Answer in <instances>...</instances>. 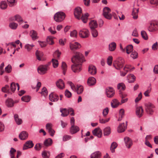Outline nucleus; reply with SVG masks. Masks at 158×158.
Here are the masks:
<instances>
[{"label":"nucleus","instance_id":"f257e3e1","mask_svg":"<svg viewBox=\"0 0 158 158\" xmlns=\"http://www.w3.org/2000/svg\"><path fill=\"white\" fill-rule=\"evenodd\" d=\"M83 56L80 52H76L72 58V61L74 64L71 66V69L74 73H78L82 69L81 63L83 62Z\"/></svg>","mask_w":158,"mask_h":158},{"label":"nucleus","instance_id":"f03ea898","mask_svg":"<svg viewBox=\"0 0 158 158\" xmlns=\"http://www.w3.org/2000/svg\"><path fill=\"white\" fill-rule=\"evenodd\" d=\"M74 15L77 19H81L84 23H87L89 16V14L88 13L83 15L82 13V9L80 7H77L75 9Z\"/></svg>","mask_w":158,"mask_h":158},{"label":"nucleus","instance_id":"7ed1b4c3","mask_svg":"<svg viewBox=\"0 0 158 158\" xmlns=\"http://www.w3.org/2000/svg\"><path fill=\"white\" fill-rule=\"evenodd\" d=\"M124 60L122 57H119L114 61L113 65L116 69L120 70L124 66Z\"/></svg>","mask_w":158,"mask_h":158},{"label":"nucleus","instance_id":"20e7f679","mask_svg":"<svg viewBox=\"0 0 158 158\" xmlns=\"http://www.w3.org/2000/svg\"><path fill=\"white\" fill-rule=\"evenodd\" d=\"M65 18V14L62 12H59L55 14L54 19L56 22H60L63 21Z\"/></svg>","mask_w":158,"mask_h":158},{"label":"nucleus","instance_id":"39448f33","mask_svg":"<svg viewBox=\"0 0 158 158\" xmlns=\"http://www.w3.org/2000/svg\"><path fill=\"white\" fill-rule=\"evenodd\" d=\"M148 30L151 32H154L158 30V21L154 20L151 22L148 27Z\"/></svg>","mask_w":158,"mask_h":158},{"label":"nucleus","instance_id":"423d86ee","mask_svg":"<svg viewBox=\"0 0 158 158\" xmlns=\"http://www.w3.org/2000/svg\"><path fill=\"white\" fill-rule=\"evenodd\" d=\"M48 64L41 65L37 68L38 73L40 74H44L46 73L48 69Z\"/></svg>","mask_w":158,"mask_h":158},{"label":"nucleus","instance_id":"0eeeda50","mask_svg":"<svg viewBox=\"0 0 158 158\" xmlns=\"http://www.w3.org/2000/svg\"><path fill=\"white\" fill-rule=\"evenodd\" d=\"M111 11V9L108 7H106L103 9V15L106 19H111L112 15L110 13Z\"/></svg>","mask_w":158,"mask_h":158},{"label":"nucleus","instance_id":"6e6552de","mask_svg":"<svg viewBox=\"0 0 158 158\" xmlns=\"http://www.w3.org/2000/svg\"><path fill=\"white\" fill-rule=\"evenodd\" d=\"M79 36L83 38H88L89 35L88 30L86 28H83L80 30L79 32Z\"/></svg>","mask_w":158,"mask_h":158},{"label":"nucleus","instance_id":"1a4fd4ad","mask_svg":"<svg viewBox=\"0 0 158 158\" xmlns=\"http://www.w3.org/2000/svg\"><path fill=\"white\" fill-rule=\"evenodd\" d=\"M16 152V150L13 148H11L10 151V158H19L22 154L21 152L19 151H17L16 157L15 156V154Z\"/></svg>","mask_w":158,"mask_h":158},{"label":"nucleus","instance_id":"9d476101","mask_svg":"<svg viewBox=\"0 0 158 158\" xmlns=\"http://www.w3.org/2000/svg\"><path fill=\"white\" fill-rule=\"evenodd\" d=\"M145 109L147 112L149 114H152L153 112L154 106L152 103H148L145 105Z\"/></svg>","mask_w":158,"mask_h":158},{"label":"nucleus","instance_id":"9b49d317","mask_svg":"<svg viewBox=\"0 0 158 158\" xmlns=\"http://www.w3.org/2000/svg\"><path fill=\"white\" fill-rule=\"evenodd\" d=\"M10 21H16L19 24H21L23 22V20L21 16L19 15H16L14 17H11L10 19Z\"/></svg>","mask_w":158,"mask_h":158},{"label":"nucleus","instance_id":"f8f14e48","mask_svg":"<svg viewBox=\"0 0 158 158\" xmlns=\"http://www.w3.org/2000/svg\"><path fill=\"white\" fill-rule=\"evenodd\" d=\"M106 94L108 98H111L114 94V91L112 88L109 87L106 89Z\"/></svg>","mask_w":158,"mask_h":158},{"label":"nucleus","instance_id":"ddd939ff","mask_svg":"<svg viewBox=\"0 0 158 158\" xmlns=\"http://www.w3.org/2000/svg\"><path fill=\"white\" fill-rule=\"evenodd\" d=\"M124 140L126 147L128 148H130L133 144L131 139L128 137H124Z\"/></svg>","mask_w":158,"mask_h":158},{"label":"nucleus","instance_id":"4468645a","mask_svg":"<svg viewBox=\"0 0 158 158\" xmlns=\"http://www.w3.org/2000/svg\"><path fill=\"white\" fill-rule=\"evenodd\" d=\"M81 47L80 44L77 42H72L70 44V48L72 50L79 48Z\"/></svg>","mask_w":158,"mask_h":158},{"label":"nucleus","instance_id":"2eb2a0df","mask_svg":"<svg viewBox=\"0 0 158 158\" xmlns=\"http://www.w3.org/2000/svg\"><path fill=\"white\" fill-rule=\"evenodd\" d=\"M46 128L48 131L50 135L53 136L55 133V131L52 128V124L51 123H48L46 125Z\"/></svg>","mask_w":158,"mask_h":158},{"label":"nucleus","instance_id":"dca6fc26","mask_svg":"<svg viewBox=\"0 0 158 158\" xmlns=\"http://www.w3.org/2000/svg\"><path fill=\"white\" fill-rule=\"evenodd\" d=\"M73 111L72 108H69L68 110L66 109H60V111L61 113V115L63 117L67 116L71 111Z\"/></svg>","mask_w":158,"mask_h":158},{"label":"nucleus","instance_id":"f3484780","mask_svg":"<svg viewBox=\"0 0 158 158\" xmlns=\"http://www.w3.org/2000/svg\"><path fill=\"white\" fill-rule=\"evenodd\" d=\"M59 99L58 95L54 93H52L49 95V99L52 102H56Z\"/></svg>","mask_w":158,"mask_h":158},{"label":"nucleus","instance_id":"a211bd4d","mask_svg":"<svg viewBox=\"0 0 158 158\" xmlns=\"http://www.w3.org/2000/svg\"><path fill=\"white\" fill-rule=\"evenodd\" d=\"M88 72L92 75L96 74L97 72L96 67L92 65H89L88 68Z\"/></svg>","mask_w":158,"mask_h":158},{"label":"nucleus","instance_id":"6ab92c4d","mask_svg":"<svg viewBox=\"0 0 158 158\" xmlns=\"http://www.w3.org/2000/svg\"><path fill=\"white\" fill-rule=\"evenodd\" d=\"M93 135L98 138H101L102 135V130L99 128H95L93 131Z\"/></svg>","mask_w":158,"mask_h":158},{"label":"nucleus","instance_id":"aec40b11","mask_svg":"<svg viewBox=\"0 0 158 158\" xmlns=\"http://www.w3.org/2000/svg\"><path fill=\"white\" fill-rule=\"evenodd\" d=\"M34 146L32 141L29 140L27 141L25 143L24 145L23 149V150H26L28 148H32Z\"/></svg>","mask_w":158,"mask_h":158},{"label":"nucleus","instance_id":"412c9836","mask_svg":"<svg viewBox=\"0 0 158 158\" xmlns=\"http://www.w3.org/2000/svg\"><path fill=\"white\" fill-rule=\"evenodd\" d=\"M131 69L130 66L127 65H126L123 69L124 71H120V75L122 76H124L127 72Z\"/></svg>","mask_w":158,"mask_h":158},{"label":"nucleus","instance_id":"4be33fe9","mask_svg":"<svg viewBox=\"0 0 158 158\" xmlns=\"http://www.w3.org/2000/svg\"><path fill=\"white\" fill-rule=\"evenodd\" d=\"M139 9L133 7L132 12V15L133 18L134 19H137L138 18V13Z\"/></svg>","mask_w":158,"mask_h":158},{"label":"nucleus","instance_id":"5701e85b","mask_svg":"<svg viewBox=\"0 0 158 158\" xmlns=\"http://www.w3.org/2000/svg\"><path fill=\"white\" fill-rule=\"evenodd\" d=\"M14 104V101L10 98H8L6 101V105L9 107H12Z\"/></svg>","mask_w":158,"mask_h":158},{"label":"nucleus","instance_id":"b1692460","mask_svg":"<svg viewBox=\"0 0 158 158\" xmlns=\"http://www.w3.org/2000/svg\"><path fill=\"white\" fill-rule=\"evenodd\" d=\"M102 153L99 151H97L92 153L91 156V158H100L102 156Z\"/></svg>","mask_w":158,"mask_h":158},{"label":"nucleus","instance_id":"393cba45","mask_svg":"<svg viewBox=\"0 0 158 158\" xmlns=\"http://www.w3.org/2000/svg\"><path fill=\"white\" fill-rule=\"evenodd\" d=\"M96 83V80L93 77H90L88 79L87 84L89 86L94 85Z\"/></svg>","mask_w":158,"mask_h":158},{"label":"nucleus","instance_id":"a878e982","mask_svg":"<svg viewBox=\"0 0 158 158\" xmlns=\"http://www.w3.org/2000/svg\"><path fill=\"white\" fill-rule=\"evenodd\" d=\"M28 134L26 131L22 132L19 135V138L22 140L27 139L28 137Z\"/></svg>","mask_w":158,"mask_h":158},{"label":"nucleus","instance_id":"bb28decb","mask_svg":"<svg viewBox=\"0 0 158 158\" xmlns=\"http://www.w3.org/2000/svg\"><path fill=\"white\" fill-rule=\"evenodd\" d=\"M136 115L139 117H141L143 114V110L141 107H137L136 109Z\"/></svg>","mask_w":158,"mask_h":158},{"label":"nucleus","instance_id":"cd10ccee","mask_svg":"<svg viewBox=\"0 0 158 158\" xmlns=\"http://www.w3.org/2000/svg\"><path fill=\"white\" fill-rule=\"evenodd\" d=\"M56 85L60 89H63L65 87L64 83L63 81L60 79L56 82Z\"/></svg>","mask_w":158,"mask_h":158},{"label":"nucleus","instance_id":"c85d7f7f","mask_svg":"<svg viewBox=\"0 0 158 158\" xmlns=\"http://www.w3.org/2000/svg\"><path fill=\"white\" fill-rule=\"evenodd\" d=\"M17 86L18 87V90H19V86L18 83L15 84L14 82H12L11 83L10 88L11 90L12 91V92H14Z\"/></svg>","mask_w":158,"mask_h":158},{"label":"nucleus","instance_id":"c756f323","mask_svg":"<svg viewBox=\"0 0 158 158\" xmlns=\"http://www.w3.org/2000/svg\"><path fill=\"white\" fill-rule=\"evenodd\" d=\"M125 124L123 123L120 124L118 127V131L119 133H121L124 132L125 130L126 127H125L124 126Z\"/></svg>","mask_w":158,"mask_h":158},{"label":"nucleus","instance_id":"7c9ffc66","mask_svg":"<svg viewBox=\"0 0 158 158\" xmlns=\"http://www.w3.org/2000/svg\"><path fill=\"white\" fill-rule=\"evenodd\" d=\"M89 26L91 29L96 28L98 27V24L96 21L92 20L89 23Z\"/></svg>","mask_w":158,"mask_h":158},{"label":"nucleus","instance_id":"2f4dec72","mask_svg":"<svg viewBox=\"0 0 158 158\" xmlns=\"http://www.w3.org/2000/svg\"><path fill=\"white\" fill-rule=\"evenodd\" d=\"M14 117L15 122L17 124L19 125L22 123L23 122L21 118L19 117V116L18 114H15Z\"/></svg>","mask_w":158,"mask_h":158},{"label":"nucleus","instance_id":"473e14b6","mask_svg":"<svg viewBox=\"0 0 158 158\" xmlns=\"http://www.w3.org/2000/svg\"><path fill=\"white\" fill-rule=\"evenodd\" d=\"M116 47V44L114 42H112L109 44V49L110 51H114L115 50Z\"/></svg>","mask_w":158,"mask_h":158},{"label":"nucleus","instance_id":"72a5a7b5","mask_svg":"<svg viewBox=\"0 0 158 158\" xmlns=\"http://www.w3.org/2000/svg\"><path fill=\"white\" fill-rule=\"evenodd\" d=\"M37 59L39 60H41L43 56V53L40 51L37 50L35 53Z\"/></svg>","mask_w":158,"mask_h":158},{"label":"nucleus","instance_id":"f704fd0d","mask_svg":"<svg viewBox=\"0 0 158 158\" xmlns=\"http://www.w3.org/2000/svg\"><path fill=\"white\" fill-rule=\"evenodd\" d=\"M2 91L4 93H7L8 94H11L10 91V88L9 85H6L5 86L2 88Z\"/></svg>","mask_w":158,"mask_h":158},{"label":"nucleus","instance_id":"c9c22d12","mask_svg":"<svg viewBox=\"0 0 158 158\" xmlns=\"http://www.w3.org/2000/svg\"><path fill=\"white\" fill-rule=\"evenodd\" d=\"M31 36L33 40H35L38 38L36 32L34 30H32L30 31Z\"/></svg>","mask_w":158,"mask_h":158},{"label":"nucleus","instance_id":"e433bc0d","mask_svg":"<svg viewBox=\"0 0 158 158\" xmlns=\"http://www.w3.org/2000/svg\"><path fill=\"white\" fill-rule=\"evenodd\" d=\"M128 81L129 83H132L135 81V77L133 74H130L127 77Z\"/></svg>","mask_w":158,"mask_h":158},{"label":"nucleus","instance_id":"4c0bfd02","mask_svg":"<svg viewBox=\"0 0 158 158\" xmlns=\"http://www.w3.org/2000/svg\"><path fill=\"white\" fill-rule=\"evenodd\" d=\"M119 102L116 99L113 100L111 103V105L112 107L116 108L119 105Z\"/></svg>","mask_w":158,"mask_h":158},{"label":"nucleus","instance_id":"58836bf2","mask_svg":"<svg viewBox=\"0 0 158 158\" xmlns=\"http://www.w3.org/2000/svg\"><path fill=\"white\" fill-rule=\"evenodd\" d=\"M133 47L132 45H130L127 46L125 48L126 53L127 54H129L133 50Z\"/></svg>","mask_w":158,"mask_h":158},{"label":"nucleus","instance_id":"ea45409f","mask_svg":"<svg viewBox=\"0 0 158 158\" xmlns=\"http://www.w3.org/2000/svg\"><path fill=\"white\" fill-rule=\"evenodd\" d=\"M74 127H73V128L72 129V127L70 129V132L71 134L75 133L78 132L79 130V127L77 126L74 125Z\"/></svg>","mask_w":158,"mask_h":158},{"label":"nucleus","instance_id":"a19ab883","mask_svg":"<svg viewBox=\"0 0 158 158\" xmlns=\"http://www.w3.org/2000/svg\"><path fill=\"white\" fill-rule=\"evenodd\" d=\"M118 146V144L115 142H113L111 144L110 149L112 152H114V149L116 148Z\"/></svg>","mask_w":158,"mask_h":158},{"label":"nucleus","instance_id":"79ce46f5","mask_svg":"<svg viewBox=\"0 0 158 158\" xmlns=\"http://www.w3.org/2000/svg\"><path fill=\"white\" fill-rule=\"evenodd\" d=\"M52 139L49 138L46 140L44 142V144L46 146H50L52 143Z\"/></svg>","mask_w":158,"mask_h":158},{"label":"nucleus","instance_id":"37998d69","mask_svg":"<svg viewBox=\"0 0 158 158\" xmlns=\"http://www.w3.org/2000/svg\"><path fill=\"white\" fill-rule=\"evenodd\" d=\"M83 91V88L82 86L81 85H77V89L75 91L77 92V94H81Z\"/></svg>","mask_w":158,"mask_h":158},{"label":"nucleus","instance_id":"c03bdc74","mask_svg":"<svg viewBox=\"0 0 158 158\" xmlns=\"http://www.w3.org/2000/svg\"><path fill=\"white\" fill-rule=\"evenodd\" d=\"M42 155L44 158H49L50 156V153L48 151H44L42 152Z\"/></svg>","mask_w":158,"mask_h":158},{"label":"nucleus","instance_id":"a18cd8bd","mask_svg":"<svg viewBox=\"0 0 158 158\" xmlns=\"http://www.w3.org/2000/svg\"><path fill=\"white\" fill-rule=\"evenodd\" d=\"M18 26V24L15 22L10 23L9 25V27L13 30L16 29L17 28Z\"/></svg>","mask_w":158,"mask_h":158},{"label":"nucleus","instance_id":"49530a36","mask_svg":"<svg viewBox=\"0 0 158 158\" xmlns=\"http://www.w3.org/2000/svg\"><path fill=\"white\" fill-rule=\"evenodd\" d=\"M111 132L110 127H107L105 128L104 130V135H108Z\"/></svg>","mask_w":158,"mask_h":158},{"label":"nucleus","instance_id":"de8ad7c7","mask_svg":"<svg viewBox=\"0 0 158 158\" xmlns=\"http://www.w3.org/2000/svg\"><path fill=\"white\" fill-rule=\"evenodd\" d=\"M61 68L63 70V73L65 75L66 71L67 70V65L64 62H63L61 65Z\"/></svg>","mask_w":158,"mask_h":158},{"label":"nucleus","instance_id":"09e8293b","mask_svg":"<svg viewBox=\"0 0 158 158\" xmlns=\"http://www.w3.org/2000/svg\"><path fill=\"white\" fill-rule=\"evenodd\" d=\"M34 46L33 44H27L25 46V48L28 52H30L32 49L33 47Z\"/></svg>","mask_w":158,"mask_h":158},{"label":"nucleus","instance_id":"8fccbe9b","mask_svg":"<svg viewBox=\"0 0 158 158\" xmlns=\"http://www.w3.org/2000/svg\"><path fill=\"white\" fill-rule=\"evenodd\" d=\"M31 98L29 96H25L21 98V100L22 101L28 102H29L31 99Z\"/></svg>","mask_w":158,"mask_h":158},{"label":"nucleus","instance_id":"3c124183","mask_svg":"<svg viewBox=\"0 0 158 158\" xmlns=\"http://www.w3.org/2000/svg\"><path fill=\"white\" fill-rule=\"evenodd\" d=\"M117 88L120 90H124L125 89V86L123 83H119L118 85Z\"/></svg>","mask_w":158,"mask_h":158},{"label":"nucleus","instance_id":"603ef678","mask_svg":"<svg viewBox=\"0 0 158 158\" xmlns=\"http://www.w3.org/2000/svg\"><path fill=\"white\" fill-rule=\"evenodd\" d=\"M91 34L94 37H97L98 35V33L97 31L95 29V28L91 29Z\"/></svg>","mask_w":158,"mask_h":158},{"label":"nucleus","instance_id":"864d4df0","mask_svg":"<svg viewBox=\"0 0 158 158\" xmlns=\"http://www.w3.org/2000/svg\"><path fill=\"white\" fill-rule=\"evenodd\" d=\"M131 57L134 59H136L138 57V53L135 51L131 52Z\"/></svg>","mask_w":158,"mask_h":158},{"label":"nucleus","instance_id":"5fc2aeb1","mask_svg":"<svg viewBox=\"0 0 158 158\" xmlns=\"http://www.w3.org/2000/svg\"><path fill=\"white\" fill-rule=\"evenodd\" d=\"M67 83L70 85L71 89L73 90L76 91L77 89V86H76L72 82L70 81H68Z\"/></svg>","mask_w":158,"mask_h":158},{"label":"nucleus","instance_id":"6e6d98bb","mask_svg":"<svg viewBox=\"0 0 158 158\" xmlns=\"http://www.w3.org/2000/svg\"><path fill=\"white\" fill-rule=\"evenodd\" d=\"M7 4L5 1H2L1 2L0 7L2 9H6L7 7Z\"/></svg>","mask_w":158,"mask_h":158},{"label":"nucleus","instance_id":"4d7b16f0","mask_svg":"<svg viewBox=\"0 0 158 158\" xmlns=\"http://www.w3.org/2000/svg\"><path fill=\"white\" fill-rule=\"evenodd\" d=\"M47 41L50 44L52 45L54 43L53 41V38L52 36L48 37L47 39Z\"/></svg>","mask_w":158,"mask_h":158},{"label":"nucleus","instance_id":"13d9d810","mask_svg":"<svg viewBox=\"0 0 158 158\" xmlns=\"http://www.w3.org/2000/svg\"><path fill=\"white\" fill-rule=\"evenodd\" d=\"M141 35L142 37L145 40L148 39V36L146 32L144 31H142L141 32Z\"/></svg>","mask_w":158,"mask_h":158},{"label":"nucleus","instance_id":"bf43d9fd","mask_svg":"<svg viewBox=\"0 0 158 158\" xmlns=\"http://www.w3.org/2000/svg\"><path fill=\"white\" fill-rule=\"evenodd\" d=\"M41 94L44 97L47 96L48 95V91L46 88L45 87H44L42 88Z\"/></svg>","mask_w":158,"mask_h":158},{"label":"nucleus","instance_id":"052dcab7","mask_svg":"<svg viewBox=\"0 0 158 158\" xmlns=\"http://www.w3.org/2000/svg\"><path fill=\"white\" fill-rule=\"evenodd\" d=\"M52 62L54 68H56L58 66V63L57 60L53 59L52 60Z\"/></svg>","mask_w":158,"mask_h":158},{"label":"nucleus","instance_id":"680f3d73","mask_svg":"<svg viewBox=\"0 0 158 158\" xmlns=\"http://www.w3.org/2000/svg\"><path fill=\"white\" fill-rule=\"evenodd\" d=\"M11 66L9 64L5 69V71L7 73H10L11 71Z\"/></svg>","mask_w":158,"mask_h":158},{"label":"nucleus","instance_id":"e2e57ef3","mask_svg":"<svg viewBox=\"0 0 158 158\" xmlns=\"http://www.w3.org/2000/svg\"><path fill=\"white\" fill-rule=\"evenodd\" d=\"M8 4L10 6H14L16 2L15 0H7Z\"/></svg>","mask_w":158,"mask_h":158},{"label":"nucleus","instance_id":"0e129e2a","mask_svg":"<svg viewBox=\"0 0 158 158\" xmlns=\"http://www.w3.org/2000/svg\"><path fill=\"white\" fill-rule=\"evenodd\" d=\"M77 31L74 30L71 32L70 35L72 37H76L77 36Z\"/></svg>","mask_w":158,"mask_h":158},{"label":"nucleus","instance_id":"69168bd1","mask_svg":"<svg viewBox=\"0 0 158 158\" xmlns=\"http://www.w3.org/2000/svg\"><path fill=\"white\" fill-rule=\"evenodd\" d=\"M109 109L107 107L105 108L103 110L102 114L104 117H105L108 114L109 112Z\"/></svg>","mask_w":158,"mask_h":158},{"label":"nucleus","instance_id":"338daca9","mask_svg":"<svg viewBox=\"0 0 158 158\" xmlns=\"http://www.w3.org/2000/svg\"><path fill=\"white\" fill-rule=\"evenodd\" d=\"M113 57L110 56L108 57L107 59V63L109 65H111L112 63Z\"/></svg>","mask_w":158,"mask_h":158},{"label":"nucleus","instance_id":"774afa93","mask_svg":"<svg viewBox=\"0 0 158 158\" xmlns=\"http://www.w3.org/2000/svg\"><path fill=\"white\" fill-rule=\"evenodd\" d=\"M65 95L66 97L68 98H69L71 97L72 94L69 90H66L65 92Z\"/></svg>","mask_w":158,"mask_h":158}]
</instances>
